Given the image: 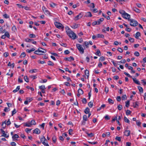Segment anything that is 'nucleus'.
I'll return each mask as SVG.
<instances>
[{"instance_id":"nucleus-1","label":"nucleus","mask_w":146,"mask_h":146,"mask_svg":"<svg viewBox=\"0 0 146 146\" xmlns=\"http://www.w3.org/2000/svg\"><path fill=\"white\" fill-rule=\"evenodd\" d=\"M123 17L125 19H128L130 22V24L131 26L135 27L138 25V23L136 21L132 19H130V15L128 13H126L123 15Z\"/></svg>"},{"instance_id":"nucleus-2","label":"nucleus","mask_w":146,"mask_h":146,"mask_svg":"<svg viewBox=\"0 0 146 146\" xmlns=\"http://www.w3.org/2000/svg\"><path fill=\"white\" fill-rule=\"evenodd\" d=\"M66 32L68 35L72 39H75L76 38V36L75 34L71 30H67Z\"/></svg>"},{"instance_id":"nucleus-3","label":"nucleus","mask_w":146,"mask_h":146,"mask_svg":"<svg viewBox=\"0 0 146 146\" xmlns=\"http://www.w3.org/2000/svg\"><path fill=\"white\" fill-rule=\"evenodd\" d=\"M76 46L80 53L83 54L84 53V49L81 45L78 44H76Z\"/></svg>"},{"instance_id":"nucleus-4","label":"nucleus","mask_w":146,"mask_h":146,"mask_svg":"<svg viewBox=\"0 0 146 146\" xmlns=\"http://www.w3.org/2000/svg\"><path fill=\"white\" fill-rule=\"evenodd\" d=\"M42 10L45 14L46 15H50V13L46 7L44 6H43L42 7Z\"/></svg>"},{"instance_id":"nucleus-5","label":"nucleus","mask_w":146,"mask_h":146,"mask_svg":"<svg viewBox=\"0 0 146 146\" xmlns=\"http://www.w3.org/2000/svg\"><path fill=\"white\" fill-rule=\"evenodd\" d=\"M54 24L56 27L59 29H62L63 28V25L61 23L55 22Z\"/></svg>"},{"instance_id":"nucleus-6","label":"nucleus","mask_w":146,"mask_h":146,"mask_svg":"<svg viewBox=\"0 0 146 146\" xmlns=\"http://www.w3.org/2000/svg\"><path fill=\"white\" fill-rule=\"evenodd\" d=\"M0 130L1 132L2 135H1V136L4 137L6 138H8L9 137V135H7V132H6V133H5V131L2 129H0Z\"/></svg>"},{"instance_id":"nucleus-7","label":"nucleus","mask_w":146,"mask_h":146,"mask_svg":"<svg viewBox=\"0 0 146 146\" xmlns=\"http://www.w3.org/2000/svg\"><path fill=\"white\" fill-rule=\"evenodd\" d=\"M46 140V139L44 136H43L40 139L41 141L44 145L46 146H48V144L46 143L45 142V141Z\"/></svg>"},{"instance_id":"nucleus-8","label":"nucleus","mask_w":146,"mask_h":146,"mask_svg":"<svg viewBox=\"0 0 146 146\" xmlns=\"http://www.w3.org/2000/svg\"><path fill=\"white\" fill-rule=\"evenodd\" d=\"M82 16L83 15L82 13H80L78 15L75 17H74V19L76 21L77 20L81 18Z\"/></svg>"},{"instance_id":"nucleus-9","label":"nucleus","mask_w":146,"mask_h":146,"mask_svg":"<svg viewBox=\"0 0 146 146\" xmlns=\"http://www.w3.org/2000/svg\"><path fill=\"white\" fill-rule=\"evenodd\" d=\"M64 60H68L70 61H71L72 60H74V59L72 56H70L69 58H64Z\"/></svg>"},{"instance_id":"nucleus-10","label":"nucleus","mask_w":146,"mask_h":146,"mask_svg":"<svg viewBox=\"0 0 146 146\" xmlns=\"http://www.w3.org/2000/svg\"><path fill=\"white\" fill-rule=\"evenodd\" d=\"M40 131L38 128H36L33 130V133L36 134H39L40 133Z\"/></svg>"},{"instance_id":"nucleus-11","label":"nucleus","mask_w":146,"mask_h":146,"mask_svg":"<svg viewBox=\"0 0 146 146\" xmlns=\"http://www.w3.org/2000/svg\"><path fill=\"white\" fill-rule=\"evenodd\" d=\"M104 20V19L103 18L100 19L98 20L97 21H96L97 22V23L98 25H99L101 24V22L103 21Z\"/></svg>"},{"instance_id":"nucleus-12","label":"nucleus","mask_w":146,"mask_h":146,"mask_svg":"<svg viewBox=\"0 0 146 146\" xmlns=\"http://www.w3.org/2000/svg\"><path fill=\"white\" fill-rule=\"evenodd\" d=\"M133 82L136 84L139 85H140L141 84L140 83L139 81L136 80V78H133Z\"/></svg>"},{"instance_id":"nucleus-13","label":"nucleus","mask_w":146,"mask_h":146,"mask_svg":"<svg viewBox=\"0 0 146 146\" xmlns=\"http://www.w3.org/2000/svg\"><path fill=\"white\" fill-rule=\"evenodd\" d=\"M133 11H135L136 12L139 13L140 12V11L139 9H137L136 7H133L132 8Z\"/></svg>"},{"instance_id":"nucleus-14","label":"nucleus","mask_w":146,"mask_h":146,"mask_svg":"<svg viewBox=\"0 0 146 146\" xmlns=\"http://www.w3.org/2000/svg\"><path fill=\"white\" fill-rule=\"evenodd\" d=\"M19 137V135L17 134H15L14 135H13L12 137V138L14 141L17 140V139H16V138H18Z\"/></svg>"},{"instance_id":"nucleus-15","label":"nucleus","mask_w":146,"mask_h":146,"mask_svg":"<svg viewBox=\"0 0 146 146\" xmlns=\"http://www.w3.org/2000/svg\"><path fill=\"white\" fill-rule=\"evenodd\" d=\"M130 131L129 130H125L124 132L125 135L128 136L130 134Z\"/></svg>"},{"instance_id":"nucleus-16","label":"nucleus","mask_w":146,"mask_h":146,"mask_svg":"<svg viewBox=\"0 0 146 146\" xmlns=\"http://www.w3.org/2000/svg\"><path fill=\"white\" fill-rule=\"evenodd\" d=\"M85 16L86 17H91L92 15L90 12H88L86 13Z\"/></svg>"},{"instance_id":"nucleus-17","label":"nucleus","mask_w":146,"mask_h":146,"mask_svg":"<svg viewBox=\"0 0 146 146\" xmlns=\"http://www.w3.org/2000/svg\"><path fill=\"white\" fill-rule=\"evenodd\" d=\"M96 37L98 38H104V35L102 34H98L96 35Z\"/></svg>"},{"instance_id":"nucleus-18","label":"nucleus","mask_w":146,"mask_h":146,"mask_svg":"<svg viewBox=\"0 0 146 146\" xmlns=\"http://www.w3.org/2000/svg\"><path fill=\"white\" fill-rule=\"evenodd\" d=\"M90 109L88 108H87L85 110L84 112L86 114L90 113Z\"/></svg>"},{"instance_id":"nucleus-19","label":"nucleus","mask_w":146,"mask_h":146,"mask_svg":"<svg viewBox=\"0 0 146 146\" xmlns=\"http://www.w3.org/2000/svg\"><path fill=\"white\" fill-rule=\"evenodd\" d=\"M40 48H41L42 49V48H38V49L37 50H38V51H39V52H42L43 53H45L46 52V50L45 49H44V50L42 51V50H40Z\"/></svg>"},{"instance_id":"nucleus-20","label":"nucleus","mask_w":146,"mask_h":146,"mask_svg":"<svg viewBox=\"0 0 146 146\" xmlns=\"http://www.w3.org/2000/svg\"><path fill=\"white\" fill-rule=\"evenodd\" d=\"M119 12L122 15V17H123V15H124L126 13L125 11L123 10H120L119 11Z\"/></svg>"},{"instance_id":"nucleus-21","label":"nucleus","mask_w":146,"mask_h":146,"mask_svg":"<svg viewBox=\"0 0 146 146\" xmlns=\"http://www.w3.org/2000/svg\"><path fill=\"white\" fill-rule=\"evenodd\" d=\"M52 141L54 143H56L57 139L56 137L54 135L52 137Z\"/></svg>"},{"instance_id":"nucleus-22","label":"nucleus","mask_w":146,"mask_h":146,"mask_svg":"<svg viewBox=\"0 0 146 146\" xmlns=\"http://www.w3.org/2000/svg\"><path fill=\"white\" fill-rule=\"evenodd\" d=\"M39 89L41 90H44L45 89V86L44 85H42L40 86H39Z\"/></svg>"},{"instance_id":"nucleus-23","label":"nucleus","mask_w":146,"mask_h":146,"mask_svg":"<svg viewBox=\"0 0 146 146\" xmlns=\"http://www.w3.org/2000/svg\"><path fill=\"white\" fill-rule=\"evenodd\" d=\"M35 50V49L33 48L30 50H29V49H27L26 50V51L27 52L29 53H30L31 52L34 51Z\"/></svg>"},{"instance_id":"nucleus-24","label":"nucleus","mask_w":146,"mask_h":146,"mask_svg":"<svg viewBox=\"0 0 146 146\" xmlns=\"http://www.w3.org/2000/svg\"><path fill=\"white\" fill-rule=\"evenodd\" d=\"M95 54L96 55H97L98 56H100L101 55V53L100 52V50L98 49L97 50V51L96 52Z\"/></svg>"},{"instance_id":"nucleus-25","label":"nucleus","mask_w":146,"mask_h":146,"mask_svg":"<svg viewBox=\"0 0 146 146\" xmlns=\"http://www.w3.org/2000/svg\"><path fill=\"white\" fill-rule=\"evenodd\" d=\"M31 125H35L36 124V122L35 120H32L31 121L29 122Z\"/></svg>"},{"instance_id":"nucleus-26","label":"nucleus","mask_w":146,"mask_h":146,"mask_svg":"<svg viewBox=\"0 0 146 146\" xmlns=\"http://www.w3.org/2000/svg\"><path fill=\"white\" fill-rule=\"evenodd\" d=\"M20 89V86H18L17 87V88L16 89L14 90L13 91V92L14 93H15L16 92L18 91Z\"/></svg>"},{"instance_id":"nucleus-27","label":"nucleus","mask_w":146,"mask_h":146,"mask_svg":"<svg viewBox=\"0 0 146 146\" xmlns=\"http://www.w3.org/2000/svg\"><path fill=\"white\" fill-rule=\"evenodd\" d=\"M78 93L80 94H83L84 92L82 89L80 88L78 90Z\"/></svg>"},{"instance_id":"nucleus-28","label":"nucleus","mask_w":146,"mask_h":146,"mask_svg":"<svg viewBox=\"0 0 146 146\" xmlns=\"http://www.w3.org/2000/svg\"><path fill=\"white\" fill-rule=\"evenodd\" d=\"M40 53V52H39V51H38V50H36L34 52V54H36L39 55H42V54Z\"/></svg>"},{"instance_id":"nucleus-29","label":"nucleus","mask_w":146,"mask_h":146,"mask_svg":"<svg viewBox=\"0 0 146 146\" xmlns=\"http://www.w3.org/2000/svg\"><path fill=\"white\" fill-rule=\"evenodd\" d=\"M6 121L3 122L2 123V126L3 128H5L6 127Z\"/></svg>"},{"instance_id":"nucleus-30","label":"nucleus","mask_w":146,"mask_h":146,"mask_svg":"<svg viewBox=\"0 0 146 146\" xmlns=\"http://www.w3.org/2000/svg\"><path fill=\"white\" fill-rule=\"evenodd\" d=\"M25 41L27 42H30L32 41L33 40V39H29V38H27L25 40Z\"/></svg>"},{"instance_id":"nucleus-31","label":"nucleus","mask_w":146,"mask_h":146,"mask_svg":"<svg viewBox=\"0 0 146 146\" xmlns=\"http://www.w3.org/2000/svg\"><path fill=\"white\" fill-rule=\"evenodd\" d=\"M135 35V38H138V37L140 36V33L139 32H137L136 33Z\"/></svg>"},{"instance_id":"nucleus-32","label":"nucleus","mask_w":146,"mask_h":146,"mask_svg":"<svg viewBox=\"0 0 146 146\" xmlns=\"http://www.w3.org/2000/svg\"><path fill=\"white\" fill-rule=\"evenodd\" d=\"M37 70L36 69H33L32 70H31L29 71V72L33 73L37 71Z\"/></svg>"},{"instance_id":"nucleus-33","label":"nucleus","mask_w":146,"mask_h":146,"mask_svg":"<svg viewBox=\"0 0 146 146\" xmlns=\"http://www.w3.org/2000/svg\"><path fill=\"white\" fill-rule=\"evenodd\" d=\"M84 44L85 46H86V48H87L89 47V43L87 41H85L84 42Z\"/></svg>"},{"instance_id":"nucleus-34","label":"nucleus","mask_w":146,"mask_h":146,"mask_svg":"<svg viewBox=\"0 0 146 146\" xmlns=\"http://www.w3.org/2000/svg\"><path fill=\"white\" fill-rule=\"evenodd\" d=\"M138 88L140 92L142 93L143 92V89L142 87L141 86H138Z\"/></svg>"},{"instance_id":"nucleus-35","label":"nucleus","mask_w":146,"mask_h":146,"mask_svg":"<svg viewBox=\"0 0 146 146\" xmlns=\"http://www.w3.org/2000/svg\"><path fill=\"white\" fill-rule=\"evenodd\" d=\"M85 75H86L88 77L89 75V71L87 70H86L85 71Z\"/></svg>"},{"instance_id":"nucleus-36","label":"nucleus","mask_w":146,"mask_h":146,"mask_svg":"<svg viewBox=\"0 0 146 146\" xmlns=\"http://www.w3.org/2000/svg\"><path fill=\"white\" fill-rule=\"evenodd\" d=\"M108 102L110 104H113L114 103L113 101L110 98L108 99Z\"/></svg>"},{"instance_id":"nucleus-37","label":"nucleus","mask_w":146,"mask_h":146,"mask_svg":"<svg viewBox=\"0 0 146 146\" xmlns=\"http://www.w3.org/2000/svg\"><path fill=\"white\" fill-rule=\"evenodd\" d=\"M24 79L25 81L27 82H29V79L28 78L27 76H25L24 77Z\"/></svg>"},{"instance_id":"nucleus-38","label":"nucleus","mask_w":146,"mask_h":146,"mask_svg":"<svg viewBox=\"0 0 146 146\" xmlns=\"http://www.w3.org/2000/svg\"><path fill=\"white\" fill-rule=\"evenodd\" d=\"M124 121L125 122L129 123V120L125 117H124Z\"/></svg>"},{"instance_id":"nucleus-39","label":"nucleus","mask_w":146,"mask_h":146,"mask_svg":"<svg viewBox=\"0 0 146 146\" xmlns=\"http://www.w3.org/2000/svg\"><path fill=\"white\" fill-rule=\"evenodd\" d=\"M5 36H6L7 38H9L10 36V35L9 34V33L7 32H6L5 33Z\"/></svg>"},{"instance_id":"nucleus-40","label":"nucleus","mask_w":146,"mask_h":146,"mask_svg":"<svg viewBox=\"0 0 146 146\" xmlns=\"http://www.w3.org/2000/svg\"><path fill=\"white\" fill-rule=\"evenodd\" d=\"M83 119L85 121H86L87 120V117L86 115H84L83 116Z\"/></svg>"},{"instance_id":"nucleus-41","label":"nucleus","mask_w":146,"mask_h":146,"mask_svg":"<svg viewBox=\"0 0 146 146\" xmlns=\"http://www.w3.org/2000/svg\"><path fill=\"white\" fill-rule=\"evenodd\" d=\"M88 136H89L90 137H92L94 135V133H86Z\"/></svg>"},{"instance_id":"nucleus-42","label":"nucleus","mask_w":146,"mask_h":146,"mask_svg":"<svg viewBox=\"0 0 146 146\" xmlns=\"http://www.w3.org/2000/svg\"><path fill=\"white\" fill-rule=\"evenodd\" d=\"M29 36L30 38H34L36 37V36L33 34H31L29 35Z\"/></svg>"},{"instance_id":"nucleus-43","label":"nucleus","mask_w":146,"mask_h":146,"mask_svg":"<svg viewBox=\"0 0 146 146\" xmlns=\"http://www.w3.org/2000/svg\"><path fill=\"white\" fill-rule=\"evenodd\" d=\"M26 56V55L25 53L24 52H23L21 54L20 57H21V58L22 57H25Z\"/></svg>"},{"instance_id":"nucleus-44","label":"nucleus","mask_w":146,"mask_h":146,"mask_svg":"<svg viewBox=\"0 0 146 146\" xmlns=\"http://www.w3.org/2000/svg\"><path fill=\"white\" fill-rule=\"evenodd\" d=\"M88 106L90 108H92L93 106V103L91 102H89L88 104Z\"/></svg>"},{"instance_id":"nucleus-45","label":"nucleus","mask_w":146,"mask_h":146,"mask_svg":"<svg viewBox=\"0 0 146 146\" xmlns=\"http://www.w3.org/2000/svg\"><path fill=\"white\" fill-rule=\"evenodd\" d=\"M3 16L6 19H7L9 17V16L6 13L3 14Z\"/></svg>"},{"instance_id":"nucleus-46","label":"nucleus","mask_w":146,"mask_h":146,"mask_svg":"<svg viewBox=\"0 0 146 146\" xmlns=\"http://www.w3.org/2000/svg\"><path fill=\"white\" fill-rule=\"evenodd\" d=\"M128 39L129 41L131 42H133L134 41V39L131 37L129 38H128Z\"/></svg>"},{"instance_id":"nucleus-47","label":"nucleus","mask_w":146,"mask_h":146,"mask_svg":"<svg viewBox=\"0 0 146 146\" xmlns=\"http://www.w3.org/2000/svg\"><path fill=\"white\" fill-rule=\"evenodd\" d=\"M125 106L127 107H128L129 106V101L125 102Z\"/></svg>"},{"instance_id":"nucleus-48","label":"nucleus","mask_w":146,"mask_h":146,"mask_svg":"<svg viewBox=\"0 0 146 146\" xmlns=\"http://www.w3.org/2000/svg\"><path fill=\"white\" fill-rule=\"evenodd\" d=\"M71 27L72 28L74 29H76L78 27V25L75 24L74 25L72 26Z\"/></svg>"},{"instance_id":"nucleus-49","label":"nucleus","mask_w":146,"mask_h":146,"mask_svg":"<svg viewBox=\"0 0 146 146\" xmlns=\"http://www.w3.org/2000/svg\"><path fill=\"white\" fill-rule=\"evenodd\" d=\"M48 65L49 66H53L54 65V64L52 62L49 61L48 62Z\"/></svg>"},{"instance_id":"nucleus-50","label":"nucleus","mask_w":146,"mask_h":146,"mask_svg":"<svg viewBox=\"0 0 146 146\" xmlns=\"http://www.w3.org/2000/svg\"><path fill=\"white\" fill-rule=\"evenodd\" d=\"M122 108V106L121 105H119L117 106V109L119 110H121Z\"/></svg>"},{"instance_id":"nucleus-51","label":"nucleus","mask_w":146,"mask_h":146,"mask_svg":"<svg viewBox=\"0 0 146 146\" xmlns=\"http://www.w3.org/2000/svg\"><path fill=\"white\" fill-rule=\"evenodd\" d=\"M105 59L104 57L103 56H101L100 57L99 59V61H104Z\"/></svg>"},{"instance_id":"nucleus-52","label":"nucleus","mask_w":146,"mask_h":146,"mask_svg":"<svg viewBox=\"0 0 146 146\" xmlns=\"http://www.w3.org/2000/svg\"><path fill=\"white\" fill-rule=\"evenodd\" d=\"M136 123L137 125L138 126H140L141 124V123L138 120L136 121Z\"/></svg>"},{"instance_id":"nucleus-53","label":"nucleus","mask_w":146,"mask_h":146,"mask_svg":"<svg viewBox=\"0 0 146 146\" xmlns=\"http://www.w3.org/2000/svg\"><path fill=\"white\" fill-rule=\"evenodd\" d=\"M30 77L31 78L33 79V80L35 79L36 78H37L36 76V75H35V76L31 75V76H30Z\"/></svg>"},{"instance_id":"nucleus-54","label":"nucleus","mask_w":146,"mask_h":146,"mask_svg":"<svg viewBox=\"0 0 146 146\" xmlns=\"http://www.w3.org/2000/svg\"><path fill=\"white\" fill-rule=\"evenodd\" d=\"M12 31H15L17 30V28L16 26L15 25L13 26L12 27Z\"/></svg>"},{"instance_id":"nucleus-55","label":"nucleus","mask_w":146,"mask_h":146,"mask_svg":"<svg viewBox=\"0 0 146 146\" xmlns=\"http://www.w3.org/2000/svg\"><path fill=\"white\" fill-rule=\"evenodd\" d=\"M121 98H122V100H126L127 98V97H126V95H123L122 96Z\"/></svg>"},{"instance_id":"nucleus-56","label":"nucleus","mask_w":146,"mask_h":146,"mask_svg":"<svg viewBox=\"0 0 146 146\" xmlns=\"http://www.w3.org/2000/svg\"><path fill=\"white\" fill-rule=\"evenodd\" d=\"M137 103V102H135L133 103V106L134 108H136L138 106Z\"/></svg>"},{"instance_id":"nucleus-57","label":"nucleus","mask_w":146,"mask_h":146,"mask_svg":"<svg viewBox=\"0 0 146 146\" xmlns=\"http://www.w3.org/2000/svg\"><path fill=\"white\" fill-rule=\"evenodd\" d=\"M124 74L127 76L128 77L130 78H132V77L129 74L127 73V72H124Z\"/></svg>"},{"instance_id":"nucleus-58","label":"nucleus","mask_w":146,"mask_h":146,"mask_svg":"<svg viewBox=\"0 0 146 146\" xmlns=\"http://www.w3.org/2000/svg\"><path fill=\"white\" fill-rule=\"evenodd\" d=\"M38 62L39 63L41 64H43L45 63L44 61H40V60H38Z\"/></svg>"},{"instance_id":"nucleus-59","label":"nucleus","mask_w":146,"mask_h":146,"mask_svg":"<svg viewBox=\"0 0 146 146\" xmlns=\"http://www.w3.org/2000/svg\"><path fill=\"white\" fill-rule=\"evenodd\" d=\"M131 113V111L129 110H127L126 112V114L127 115H129Z\"/></svg>"},{"instance_id":"nucleus-60","label":"nucleus","mask_w":146,"mask_h":146,"mask_svg":"<svg viewBox=\"0 0 146 146\" xmlns=\"http://www.w3.org/2000/svg\"><path fill=\"white\" fill-rule=\"evenodd\" d=\"M134 55L135 56H138L139 55V54L138 52L136 51L135 52Z\"/></svg>"},{"instance_id":"nucleus-61","label":"nucleus","mask_w":146,"mask_h":146,"mask_svg":"<svg viewBox=\"0 0 146 146\" xmlns=\"http://www.w3.org/2000/svg\"><path fill=\"white\" fill-rule=\"evenodd\" d=\"M50 6L52 7H54L56 5V4L55 3H53L52 4H50Z\"/></svg>"},{"instance_id":"nucleus-62","label":"nucleus","mask_w":146,"mask_h":146,"mask_svg":"<svg viewBox=\"0 0 146 146\" xmlns=\"http://www.w3.org/2000/svg\"><path fill=\"white\" fill-rule=\"evenodd\" d=\"M115 139L119 141H121V138L120 137H118L117 136L115 138Z\"/></svg>"},{"instance_id":"nucleus-63","label":"nucleus","mask_w":146,"mask_h":146,"mask_svg":"<svg viewBox=\"0 0 146 146\" xmlns=\"http://www.w3.org/2000/svg\"><path fill=\"white\" fill-rule=\"evenodd\" d=\"M109 91V88L108 87H106L105 88V91L107 93Z\"/></svg>"},{"instance_id":"nucleus-64","label":"nucleus","mask_w":146,"mask_h":146,"mask_svg":"<svg viewBox=\"0 0 146 146\" xmlns=\"http://www.w3.org/2000/svg\"><path fill=\"white\" fill-rule=\"evenodd\" d=\"M70 51L68 50H66L64 52V53L66 54H68L70 53Z\"/></svg>"}]
</instances>
